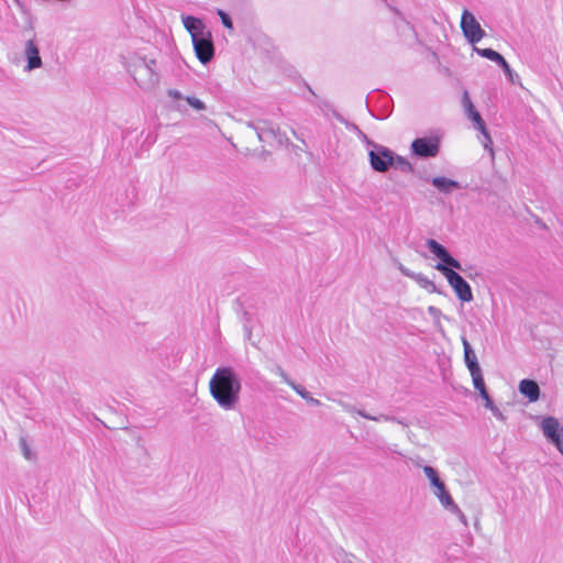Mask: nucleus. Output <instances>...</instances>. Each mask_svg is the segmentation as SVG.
Returning <instances> with one entry per match:
<instances>
[{
	"instance_id": "19",
	"label": "nucleus",
	"mask_w": 563,
	"mask_h": 563,
	"mask_svg": "<svg viewBox=\"0 0 563 563\" xmlns=\"http://www.w3.org/2000/svg\"><path fill=\"white\" fill-rule=\"evenodd\" d=\"M444 509H446L448 511H450L451 514L455 515L459 520L466 527L468 525L467 522V518L466 516L464 515V512L461 510V508L455 504V501L453 500L451 503V505H448L446 507H444Z\"/></svg>"
},
{
	"instance_id": "25",
	"label": "nucleus",
	"mask_w": 563,
	"mask_h": 563,
	"mask_svg": "<svg viewBox=\"0 0 563 563\" xmlns=\"http://www.w3.org/2000/svg\"><path fill=\"white\" fill-rule=\"evenodd\" d=\"M185 100L191 108H194L197 111L206 110L205 102L196 97H186Z\"/></svg>"
},
{
	"instance_id": "21",
	"label": "nucleus",
	"mask_w": 563,
	"mask_h": 563,
	"mask_svg": "<svg viewBox=\"0 0 563 563\" xmlns=\"http://www.w3.org/2000/svg\"><path fill=\"white\" fill-rule=\"evenodd\" d=\"M302 399H305L306 401H308L309 404L313 405V406H320V401L316 398H313L311 396V394L309 391L306 390V388L301 385H298L295 389H294Z\"/></svg>"
},
{
	"instance_id": "1",
	"label": "nucleus",
	"mask_w": 563,
	"mask_h": 563,
	"mask_svg": "<svg viewBox=\"0 0 563 563\" xmlns=\"http://www.w3.org/2000/svg\"><path fill=\"white\" fill-rule=\"evenodd\" d=\"M242 382L232 366H219L209 380V391L217 405L227 411L240 402Z\"/></svg>"
},
{
	"instance_id": "27",
	"label": "nucleus",
	"mask_w": 563,
	"mask_h": 563,
	"mask_svg": "<svg viewBox=\"0 0 563 563\" xmlns=\"http://www.w3.org/2000/svg\"><path fill=\"white\" fill-rule=\"evenodd\" d=\"M428 313L433 318L434 324L437 327H440V320L442 318V312L439 308L434 306L428 307Z\"/></svg>"
},
{
	"instance_id": "2",
	"label": "nucleus",
	"mask_w": 563,
	"mask_h": 563,
	"mask_svg": "<svg viewBox=\"0 0 563 563\" xmlns=\"http://www.w3.org/2000/svg\"><path fill=\"white\" fill-rule=\"evenodd\" d=\"M428 250L441 260L442 263H438L434 268L441 272L446 278L449 285L453 288L456 297L464 302L473 300L472 288L468 283L459 275L453 268L461 269V263L454 258L448 250L433 239H430L426 243Z\"/></svg>"
},
{
	"instance_id": "16",
	"label": "nucleus",
	"mask_w": 563,
	"mask_h": 563,
	"mask_svg": "<svg viewBox=\"0 0 563 563\" xmlns=\"http://www.w3.org/2000/svg\"><path fill=\"white\" fill-rule=\"evenodd\" d=\"M431 184L438 190H440L441 192H444V194H450L453 190L461 188V185L457 181L449 179L446 177H441V176L433 177L431 179Z\"/></svg>"
},
{
	"instance_id": "34",
	"label": "nucleus",
	"mask_w": 563,
	"mask_h": 563,
	"mask_svg": "<svg viewBox=\"0 0 563 563\" xmlns=\"http://www.w3.org/2000/svg\"><path fill=\"white\" fill-rule=\"evenodd\" d=\"M484 401H485V404H484V405H485V407H486L487 409H490V408H493V407L495 406V405H494V402H493V400L490 399V397H489V396H488L487 398H485V400H484Z\"/></svg>"
},
{
	"instance_id": "36",
	"label": "nucleus",
	"mask_w": 563,
	"mask_h": 563,
	"mask_svg": "<svg viewBox=\"0 0 563 563\" xmlns=\"http://www.w3.org/2000/svg\"><path fill=\"white\" fill-rule=\"evenodd\" d=\"M175 109H177V110H179V111L181 110V108H180V106H179V104H175Z\"/></svg>"
},
{
	"instance_id": "4",
	"label": "nucleus",
	"mask_w": 563,
	"mask_h": 563,
	"mask_svg": "<svg viewBox=\"0 0 563 563\" xmlns=\"http://www.w3.org/2000/svg\"><path fill=\"white\" fill-rule=\"evenodd\" d=\"M128 70L143 90H152L159 82L156 60L153 58L134 55L128 62Z\"/></svg>"
},
{
	"instance_id": "3",
	"label": "nucleus",
	"mask_w": 563,
	"mask_h": 563,
	"mask_svg": "<svg viewBox=\"0 0 563 563\" xmlns=\"http://www.w3.org/2000/svg\"><path fill=\"white\" fill-rule=\"evenodd\" d=\"M181 22L190 34L196 57L201 64L209 63L214 56L212 34L205 22L192 15H181Z\"/></svg>"
},
{
	"instance_id": "20",
	"label": "nucleus",
	"mask_w": 563,
	"mask_h": 563,
	"mask_svg": "<svg viewBox=\"0 0 563 563\" xmlns=\"http://www.w3.org/2000/svg\"><path fill=\"white\" fill-rule=\"evenodd\" d=\"M470 374L472 376L473 385L476 390L486 387L481 368L472 369L470 371Z\"/></svg>"
},
{
	"instance_id": "15",
	"label": "nucleus",
	"mask_w": 563,
	"mask_h": 563,
	"mask_svg": "<svg viewBox=\"0 0 563 563\" xmlns=\"http://www.w3.org/2000/svg\"><path fill=\"white\" fill-rule=\"evenodd\" d=\"M464 350V362L468 371L481 368L477 356L465 336L461 338Z\"/></svg>"
},
{
	"instance_id": "28",
	"label": "nucleus",
	"mask_w": 563,
	"mask_h": 563,
	"mask_svg": "<svg viewBox=\"0 0 563 563\" xmlns=\"http://www.w3.org/2000/svg\"><path fill=\"white\" fill-rule=\"evenodd\" d=\"M218 15L220 16L222 24L227 29H230V30L233 29V23H232L231 18L223 10H218Z\"/></svg>"
},
{
	"instance_id": "14",
	"label": "nucleus",
	"mask_w": 563,
	"mask_h": 563,
	"mask_svg": "<svg viewBox=\"0 0 563 563\" xmlns=\"http://www.w3.org/2000/svg\"><path fill=\"white\" fill-rule=\"evenodd\" d=\"M342 407L350 413H356L365 419H368V420H374V421H391V422H397V423H400V424H404L406 426V423H404L401 420L397 419L396 417H393V416H387V415H380V416H371L368 415L367 412L363 411V410H357L355 409L353 406L351 405H347V404H343L341 402Z\"/></svg>"
},
{
	"instance_id": "11",
	"label": "nucleus",
	"mask_w": 563,
	"mask_h": 563,
	"mask_svg": "<svg viewBox=\"0 0 563 563\" xmlns=\"http://www.w3.org/2000/svg\"><path fill=\"white\" fill-rule=\"evenodd\" d=\"M400 273L412 280H415L421 288L426 289L430 294L440 292L435 284L422 273H415L405 267L402 264L398 265Z\"/></svg>"
},
{
	"instance_id": "29",
	"label": "nucleus",
	"mask_w": 563,
	"mask_h": 563,
	"mask_svg": "<svg viewBox=\"0 0 563 563\" xmlns=\"http://www.w3.org/2000/svg\"><path fill=\"white\" fill-rule=\"evenodd\" d=\"M475 52L482 56V57H485L489 60H492L494 54L496 53V51L492 49V48H478V47H475L474 48Z\"/></svg>"
},
{
	"instance_id": "37",
	"label": "nucleus",
	"mask_w": 563,
	"mask_h": 563,
	"mask_svg": "<svg viewBox=\"0 0 563 563\" xmlns=\"http://www.w3.org/2000/svg\"><path fill=\"white\" fill-rule=\"evenodd\" d=\"M562 434H563V428H562Z\"/></svg>"
},
{
	"instance_id": "5",
	"label": "nucleus",
	"mask_w": 563,
	"mask_h": 563,
	"mask_svg": "<svg viewBox=\"0 0 563 563\" xmlns=\"http://www.w3.org/2000/svg\"><path fill=\"white\" fill-rule=\"evenodd\" d=\"M246 125L256 132L261 142L269 145H287L288 137L273 122L261 120L257 122H247Z\"/></svg>"
},
{
	"instance_id": "33",
	"label": "nucleus",
	"mask_w": 563,
	"mask_h": 563,
	"mask_svg": "<svg viewBox=\"0 0 563 563\" xmlns=\"http://www.w3.org/2000/svg\"><path fill=\"white\" fill-rule=\"evenodd\" d=\"M506 59L498 53L496 52L492 58V62H495L496 64H498L499 66L501 65V63H504Z\"/></svg>"
},
{
	"instance_id": "35",
	"label": "nucleus",
	"mask_w": 563,
	"mask_h": 563,
	"mask_svg": "<svg viewBox=\"0 0 563 563\" xmlns=\"http://www.w3.org/2000/svg\"><path fill=\"white\" fill-rule=\"evenodd\" d=\"M478 393H479L481 397L483 398V400H485V398H487L489 396L486 390V387L479 389Z\"/></svg>"
},
{
	"instance_id": "9",
	"label": "nucleus",
	"mask_w": 563,
	"mask_h": 563,
	"mask_svg": "<svg viewBox=\"0 0 563 563\" xmlns=\"http://www.w3.org/2000/svg\"><path fill=\"white\" fill-rule=\"evenodd\" d=\"M411 152L419 157H434L440 151L439 139L437 137H418L411 143Z\"/></svg>"
},
{
	"instance_id": "12",
	"label": "nucleus",
	"mask_w": 563,
	"mask_h": 563,
	"mask_svg": "<svg viewBox=\"0 0 563 563\" xmlns=\"http://www.w3.org/2000/svg\"><path fill=\"white\" fill-rule=\"evenodd\" d=\"M24 56L26 58V65L24 67L25 71H32L42 66V58L40 56V51L33 40H29L25 43Z\"/></svg>"
},
{
	"instance_id": "26",
	"label": "nucleus",
	"mask_w": 563,
	"mask_h": 563,
	"mask_svg": "<svg viewBox=\"0 0 563 563\" xmlns=\"http://www.w3.org/2000/svg\"><path fill=\"white\" fill-rule=\"evenodd\" d=\"M500 67L503 68L505 75L511 82H514V84L517 82V80L519 79V76L516 73H514V70L510 68L509 64L507 63V60L501 63Z\"/></svg>"
},
{
	"instance_id": "8",
	"label": "nucleus",
	"mask_w": 563,
	"mask_h": 563,
	"mask_svg": "<svg viewBox=\"0 0 563 563\" xmlns=\"http://www.w3.org/2000/svg\"><path fill=\"white\" fill-rule=\"evenodd\" d=\"M461 29L465 38L472 44L478 43L485 36V31L468 10L462 12Z\"/></svg>"
},
{
	"instance_id": "7",
	"label": "nucleus",
	"mask_w": 563,
	"mask_h": 563,
	"mask_svg": "<svg viewBox=\"0 0 563 563\" xmlns=\"http://www.w3.org/2000/svg\"><path fill=\"white\" fill-rule=\"evenodd\" d=\"M393 151L384 145H373L368 150L371 167L377 173H386L391 167Z\"/></svg>"
},
{
	"instance_id": "22",
	"label": "nucleus",
	"mask_w": 563,
	"mask_h": 563,
	"mask_svg": "<svg viewBox=\"0 0 563 563\" xmlns=\"http://www.w3.org/2000/svg\"><path fill=\"white\" fill-rule=\"evenodd\" d=\"M462 106H463V110H464V113L466 117L470 115L472 112L476 111V109L470 98V95L466 90L463 92V96H462Z\"/></svg>"
},
{
	"instance_id": "30",
	"label": "nucleus",
	"mask_w": 563,
	"mask_h": 563,
	"mask_svg": "<svg viewBox=\"0 0 563 563\" xmlns=\"http://www.w3.org/2000/svg\"><path fill=\"white\" fill-rule=\"evenodd\" d=\"M167 96L174 100H185L186 97L181 95V92L177 89H168Z\"/></svg>"
},
{
	"instance_id": "17",
	"label": "nucleus",
	"mask_w": 563,
	"mask_h": 563,
	"mask_svg": "<svg viewBox=\"0 0 563 563\" xmlns=\"http://www.w3.org/2000/svg\"><path fill=\"white\" fill-rule=\"evenodd\" d=\"M391 167L399 169L402 173L412 172V165L409 161L400 155H397L393 152Z\"/></svg>"
},
{
	"instance_id": "6",
	"label": "nucleus",
	"mask_w": 563,
	"mask_h": 563,
	"mask_svg": "<svg viewBox=\"0 0 563 563\" xmlns=\"http://www.w3.org/2000/svg\"><path fill=\"white\" fill-rule=\"evenodd\" d=\"M423 473L430 483L433 495L439 499L441 506L444 508L451 505L453 498L444 482L440 478L438 471L432 466H423Z\"/></svg>"
},
{
	"instance_id": "10",
	"label": "nucleus",
	"mask_w": 563,
	"mask_h": 563,
	"mask_svg": "<svg viewBox=\"0 0 563 563\" xmlns=\"http://www.w3.org/2000/svg\"><path fill=\"white\" fill-rule=\"evenodd\" d=\"M541 429L544 437L552 444H554L559 452L563 455V439L558 419L553 417L544 418L541 422Z\"/></svg>"
},
{
	"instance_id": "13",
	"label": "nucleus",
	"mask_w": 563,
	"mask_h": 563,
	"mask_svg": "<svg viewBox=\"0 0 563 563\" xmlns=\"http://www.w3.org/2000/svg\"><path fill=\"white\" fill-rule=\"evenodd\" d=\"M519 391L526 396L529 401L534 402L540 397V388L539 385L531 379H522L519 383Z\"/></svg>"
},
{
	"instance_id": "24",
	"label": "nucleus",
	"mask_w": 563,
	"mask_h": 563,
	"mask_svg": "<svg viewBox=\"0 0 563 563\" xmlns=\"http://www.w3.org/2000/svg\"><path fill=\"white\" fill-rule=\"evenodd\" d=\"M482 133L483 140V146L489 151L490 155L494 156V150H493V141L490 137V134L488 133L486 126H484V131H479Z\"/></svg>"
},
{
	"instance_id": "18",
	"label": "nucleus",
	"mask_w": 563,
	"mask_h": 563,
	"mask_svg": "<svg viewBox=\"0 0 563 563\" xmlns=\"http://www.w3.org/2000/svg\"><path fill=\"white\" fill-rule=\"evenodd\" d=\"M272 373H274L275 375L279 376L282 382H284L285 384H287L289 387H291L292 389H295L299 384H297L296 382H294L289 376L288 374L283 369V367L280 365H274L272 368H271Z\"/></svg>"
},
{
	"instance_id": "31",
	"label": "nucleus",
	"mask_w": 563,
	"mask_h": 563,
	"mask_svg": "<svg viewBox=\"0 0 563 563\" xmlns=\"http://www.w3.org/2000/svg\"><path fill=\"white\" fill-rule=\"evenodd\" d=\"M360 139L366 144V146L371 150L373 148V145H378L377 143L373 142L367 137L366 134H364L362 131H358Z\"/></svg>"
},
{
	"instance_id": "23",
	"label": "nucleus",
	"mask_w": 563,
	"mask_h": 563,
	"mask_svg": "<svg viewBox=\"0 0 563 563\" xmlns=\"http://www.w3.org/2000/svg\"><path fill=\"white\" fill-rule=\"evenodd\" d=\"M467 118L474 123L475 129L478 131H484V126L486 125L477 110L467 115Z\"/></svg>"
},
{
	"instance_id": "32",
	"label": "nucleus",
	"mask_w": 563,
	"mask_h": 563,
	"mask_svg": "<svg viewBox=\"0 0 563 563\" xmlns=\"http://www.w3.org/2000/svg\"><path fill=\"white\" fill-rule=\"evenodd\" d=\"M492 411V413L500 421H504L506 419V417L504 416V413L500 411V409L496 406H494L493 408L489 409Z\"/></svg>"
}]
</instances>
